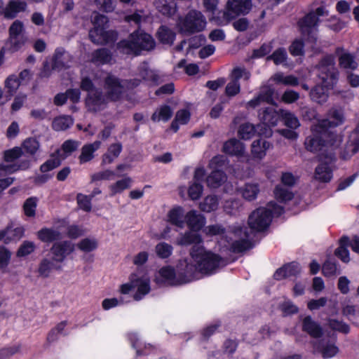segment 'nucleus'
Masks as SVG:
<instances>
[{
  "mask_svg": "<svg viewBox=\"0 0 359 359\" xmlns=\"http://www.w3.org/2000/svg\"><path fill=\"white\" fill-rule=\"evenodd\" d=\"M328 88H327L323 83L316 85L311 90L310 96L311 100L320 104L326 102L328 98Z\"/></svg>",
  "mask_w": 359,
  "mask_h": 359,
  "instance_id": "obj_38",
  "label": "nucleus"
},
{
  "mask_svg": "<svg viewBox=\"0 0 359 359\" xmlns=\"http://www.w3.org/2000/svg\"><path fill=\"white\" fill-rule=\"evenodd\" d=\"M98 243L96 239L85 238L81 239L77 244V248L82 252H90L96 250Z\"/></svg>",
  "mask_w": 359,
  "mask_h": 359,
  "instance_id": "obj_58",
  "label": "nucleus"
},
{
  "mask_svg": "<svg viewBox=\"0 0 359 359\" xmlns=\"http://www.w3.org/2000/svg\"><path fill=\"white\" fill-rule=\"evenodd\" d=\"M206 25L204 15L198 11L191 10L184 17L178 19L179 32L186 35H191L202 32Z\"/></svg>",
  "mask_w": 359,
  "mask_h": 359,
  "instance_id": "obj_5",
  "label": "nucleus"
},
{
  "mask_svg": "<svg viewBox=\"0 0 359 359\" xmlns=\"http://www.w3.org/2000/svg\"><path fill=\"white\" fill-rule=\"evenodd\" d=\"M280 118L283 120L284 124L290 129L295 130L300 126L298 118L289 111L280 109Z\"/></svg>",
  "mask_w": 359,
  "mask_h": 359,
  "instance_id": "obj_45",
  "label": "nucleus"
},
{
  "mask_svg": "<svg viewBox=\"0 0 359 359\" xmlns=\"http://www.w3.org/2000/svg\"><path fill=\"white\" fill-rule=\"evenodd\" d=\"M135 287H137L133 298L136 301H140L144 296L147 294L150 290V280L148 278L141 277L134 278Z\"/></svg>",
  "mask_w": 359,
  "mask_h": 359,
  "instance_id": "obj_34",
  "label": "nucleus"
},
{
  "mask_svg": "<svg viewBox=\"0 0 359 359\" xmlns=\"http://www.w3.org/2000/svg\"><path fill=\"white\" fill-rule=\"evenodd\" d=\"M273 194L276 199L279 203H286L293 199L294 195L292 191L286 188L283 187L281 185L278 184L275 187Z\"/></svg>",
  "mask_w": 359,
  "mask_h": 359,
  "instance_id": "obj_44",
  "label": "nucleus"
},
{
  "mask_svg": "<svg viewBox=\"0 0 359 359\" xmlns=\"http://www.w3.org/2000/svg\"><path fill=\"white\" fill-rule=\"evenodd\" d=\"M203 191V184L193 182L188 188V196L192 201L199 199Z\"/></svg>",
  "mask_w": 359,
  "mask_h": 359,
  "instance_id": "obj_59",
  "label": "nucleus"
},
{
  "mask_svg": "<svg viewBox=\"0 0 359 359\" xmlns=\"http://www.w3.org/2000/svg\"><path fill=\"white\" fill-rule=\"evenodd\" d=\"M37 207V198L29 197L24 202L22 208L24 214L28 217H34L36 215Z\"/></svg>",
  "mask_w": 359,
  "mask_h": 359,
  "instance_id": "obj_55",
  "label": "nucleus"
},
{
  "mask_svg": "<svg viewBox=\"0 0 359 359\" xmlns=\"http://www.w3.org/2000/svg\"><path fill=\"white\" fill-rule=\"evenodd\" d=\"M154 5L158 12L168 17L172 16L177 11V6L173 1L156 0Z\"/></svg>",
  "mask_w": 359,
  "mask_h": 359,
  "instance_id": "obj_35",
  "label": "nucleus"
},
{
  "mask_svg": "<svg viewBox=\"0 0 359 359\" xmlns=\"http://www.w3.org/2000/svg\"><path fill=\"white\" fill-rule=\"evenodd\" d=\"M198 270L197 264L187 260L180 261L177 265V284H184L195 280Z\"/></svg>",
  "mask_w": 359,
  "mask_h": 359,
  "instance_id": "obj_14",
  "label": "nucleus"
},
{
  "mask_svg": "<svg viewBox=\"0 0 359 359\" xmlns=\"http://www.w3.org/2000/svg\"><path fill=\"white\" fill-rule=\"evenodd\" d=\"M202 242L201 236L193 231H187L179 237L177 240V244L181 246H188L191 244H199Z\"/></svg>",
  "mask_w": 359,
  "mask_h": 359,
  "instance_id": "obj_40",
  "label": "nucleus"
},
{
  "mask_svg": "<svg viewBox=\"0 0 359 359\" xmlns=\"http://www.w3.org/2000/svg\"><path fill=\"white\" fill-rule=\"evenodd\" d=\"M254 159L255 158H237L234 165H230L226 167V170L239 180L251 177L254 174V170L250 167V164L251 161Z\"/></svg>",
  "mask_w": 359,
  "mask_h": 359,
  "instance_id": "obj_12",
  "label": "nucleus"
},
{
  "mask_svg": "<svg viewBox=\"0 0 359 359\" xmlns=\"http://www.w3.org/2000/svg\"><path fill=\"white\" fill-rule=\"evenodd\" d=\"M333 178V170L327 162H320L315 168L313 179L320 183H329Z\"/></svg>",
  "mask_w": 359,
  "mask_h": 359,
  "instance_id": "obj_24",
  "label": "nucleus"
},
{
  "mask_svg": "<svg viewBox=\"0 0 359 359\" xmlns=\"http://www.w3.org/2000/svg\"><path fill=\"white\" fill-rule=\"evenodd\" d=\"M172 115V111L170 107L164 105L157 109L151 116V120L154 121H167Z\"/></svg>",
  "mask_w": 359,
  "mask_h": 359,
  "instance_id": "obj_50",
  "label": "nucleus"
},
{
  "mask_svg": "<svg viewBox=\"0 0 359 359\" xmlns=\"http://www.w3.org/2000/svg\"><path fill=\"white\" fill-rule=\"evenodd\" d=\"M39 147V142L36 138L29 137L24 140L22 147H15L12 149L6 150L4 157H20L25 154L35 155Z\"/></svg>",
  "mask_w": 359,
  "mask_h": 359,
  "instance_id": "obj_13",
  "label": "nucleus"
},
{
  "mask_svg": "<svg viewBox=\"0 0 359 359\" xmlns=\"http://www.w3.org/2000/svg\"><path fill=\"white\" fill-rule=\"evenodd\" d=\"M222 151L228 155L242 156L245 154V147L240 140L232 138L224 143Z\"/></svg>",
  "mask_w": 359,
  "mask_h": 359,
  "instance_id": "obj_28",
  "label": "nucleus"
},
{
  "mask_svg": "<svg viewBox=\"0 0 359 359\" xmlns=\"http://www.w3.org/2000/svg\"><path fill=\"white\" fill-rule=\"evenodd\" d=\"M254 247L252 242L248 239H240L233 241L230 245V250L233 253H241Z\"/></svg>",
  "mask_w": 359,
  "mask_h": 359,
  "instance_id": "obj_47",
  "label": "nucleus"
},
{
  "mask_svg": "<svg viewBox=\"0 0 359 359\" xmlns=\"http://www.w3.org/2000/svg\"><path fill=\"white\" fill-rule=\"evenodd\" d=\"M226 175L224 171L215 169L206 177L205 182L208 187L217 189L221 187L226 181Z\"/></svg>",
  "mask_w": 359,
  "mask_h": 359,
  "instance_id": "obj_31",
  "label": "nucleus"
},
{
  "mask_svg": "<svg viewBox=\"0 0 359 359\" xmlns=\"http://www.w3.org/2000/svg\"><path fill=\"white\" fill-rule=\"evenodd\" d=\"M4 162L0 164V176L13 174L20 170H26L29 167V161L27 159L22 161L20 164L18 161L20 158H4Z\"/></svg>",
  "mask_w": 359,
  "mask_h": 359,
  "instance_id": "obj_21",
  "label": "nucleus"
},
{
  "mask_svg": "<svg viewBox=\"0 0 359 359\" xmlns=\"http://www.w3.org/2000/svg\"><path fill=\"white\" fill-rule=\"evenodd\" d=\"M12 253L5 245H0V269L4 271L9 265Z\"/></svg>",
  "mask_w": 359,
  "mask_h": 359,
  "instance_id": "obj_60",
  "label": "nucleus"
},
{
  "mask_svg": "<svg viewBox=\"0 0 359 359\" xmlns=\"http://www.w3.org/2000/svg\"><path fill=\"white\" fill-rule=\"evenodd\" d=\"M345 116L344 110L341 107H332L327 112V118L319 120L313 126V130L318 133H327L330 137L332 145H338L341 142V137L330 130L344 123Z\"/></svg>",
  "mask_w": 359,
  "mask_h": 359,
  "instance_id": "obj_1",
  "label": "nucleus"
},
{
  "mask_svg": "<svg viewBox=\"0 0 359 359\" xmlns=\"http://www.w3.org/2000/svg\"><path fill=\"white\" fill-rule=\"evenodd\" d=\"M133 180L130 177H126L109 186L111 196L122 193L124 190L130 188Z\"/></svg>",
  "mask_w": 359,
  "mask_h": 359,
  "instance_id": "obj_41",
  "label": "nucleus"
},
{
  "mask_svg": "<svg viewBox=\"0 0 359 359\" xmlns=\"http://www.w3.org/2000/svg\"><path fill=\"white\" fill-rule=\"evenodd\" d=\"M112 55L111 51L105 48H99L92 53L91 61L97 65H104L111 62Z\"/></svg>",
  "mask_w": 359,
  "mask_h": 359,
  "instance_id": "obj_37",
  "label": "nucleus"
},
{
  "mask_svg": "<svg viewBox=\"0 0 359 359\" xmlns=\"http://www.w3.org/2000/svg\"><path fill=\"white\" fill-rule=\"evenodd\" d=\"M37 238L44 243H51L61 238V234L53 228L43 227L36 232Z\"/></svg>",
  "mask_w": 359,
  "mask_h": 359,
  "instance_id": "obj_32",
  "label": "nucleus"
},
{
  "mask_svg": "<svg viewBox=\"0 0 359 359\" xmlns=\"http://www.w3.org/2000/svg\"><path fill=\"white\" fill-rule=\"evenodd\" d=\"M228 264L227 259L211 251L205 253V257L201 259L197 265L198 271L205 274H212L219 267H224Z\"/></svg>",
  "mask_w": 359,
  "mask_h": 359,
  "instance_id": "obj_9",
  "label": "nucleus"
},
{
  "mask_svg": "<svg viewBox=\"0 0 359 359\" xmlns=\"http://www.w3.org/2000/svg\"><path fill=\"white\" fill-rule=\"evenodd\" d=\"M73 124V120L69 116H61L53 120V128L56 131L65 130Z\"/></svg>",
  "mask_w": 359,
  "mask_h": 359,
  "instance_id": "obj_56",
  "label": "nucleus"
},
{
  "mask_svg": "<svg viewBox=\"0 0 359 359\" xmlns=\"http://www.w3.org/2000/svg\"><path fill=\"white\" fill-rule=\"evenodd\" d=\"M27 3L21 0H10L3 10V15L6 19H13L17 15L27 8Z\"/></svg>",
  "mask_w": 359,
  "mask_h": 359,
  "instance_id": "obj_27",
  "label": "nucleus"
},
{
  "mask_svg": "<svg viewBox=\"0 0 359 359\" xmlns=\"http://www.w3.org/2000/svg\"><path fill=\"white\" fill-rule=\"evenodd\" d=\"M24 25L20 20H15L9 27V37L6 41L7 48L15 52L19 50L25 43L26 39L24 36Z\"/></svg>",
  "mask_w": 359,
  "mask_h": 359,
  "instance_id": "obj_8",
  "label": "nucleus"
},
{
  "mask_svg": "<svg viewBox=\"0 0 359 359\" xmlns=\"http://www.w3.org/2000/svg\"><path fill=\"white\" fill-rule=\"evenodd\" d=\"M157 257L161 259L169 258L173 252V247L165 242H160L155 246Z\"/></svg>",
  "mask_w": 359,
  "mask_h": 359,
  "instance_id": "obj_49",
  "label": "nucleus"
},
{
  "mask_svg": "<svg viewBox=\"0 0 359 359\" xmlns=\"http://www.w3.org/2000/svg\"><path fill=\"white\" fill-rule=\"evenodd\" d=\"M255 133L256 129L255 125L248 122L241 124L238 130V135L243 140L252 138Z\"/></svg>",
  "mask_w": 359,
  "mask_h": 359,
  "instance_id": "obj_51",
  "label": "nucleus"
},
{
  "mask_svg": "<svg viewBox=\"0 0 359 359\" xmlns=\"http://www.w3.org/2000/svg\"><path fill=\"white\" fill-rule=\"evenodd\" d=\"M316 68L321 83L327 88H333L337 83L339 72L335 66V59L332 55H327L320 59Z\"/></svg>",
  "mask_w": 359,
  "mask_h": 359,
  "instance_id": "obj_4",
  "label": "nucleus"
},
{
  "mask_svg": "<svg viewBox=\"0 0 359 359\" xmlns=\"http://www.w3.org/2000/svg\"><path fill=\"white\" fill-rule=\"evenodd\" d=\"M109 102L105 93L97 88L91 90L86 99V104L88 110L92 112H97L104 109Z\"/></svg>",
  "mask_w": 359,
  "mask_h": 359,
  "instance_id": "obj_15",
  "label": "nucleus"
},
{
  "mask_svg": "<svg viewBox=\"0 0 359 359\" xmlns=\"http://www.w3.org/2000/svg\"><path fill=\"white\" fill-rule=\"evenodd\" d=\"M313 134L308 136L304 141L305 149L312 153L326 151L328 146H332L330 144V137L327 133H318L313 130Z\"/></svg>",
  "mask_w": 359,
  "mask_h": 359,
  "instance_id": "obj_10",
  "label": "nucleus"
},
{
  "mask_svg": "<svg viewBox=\"0 0 359 359\" xmlns=\"http://www.w3.org/2000/svg\"><path fill=\"white\" fill-rule=\"evenodd\" d=\"M175 33L169 27L161 25L156 32V36L158 41L163 43L171 46L175 39Z\"/></svg>",
  "mask_w": 359,
  "mask_h": 359,
  "instance_id": "obj_39",
  "label": "nucleus"
},
{
  "mask_svg": "<svg viewBox=\"0 0 359 359\" xmlns=\"http://www.w3.org/2000/svg\"><path fill=\"white\" fill-rule=\"evenodd\" d=\"M250 0H228L224 18L231 20L239 15L247 14L251 9Z\"/></svg>",
  "mask_w": 359,
  "mask_h": 359,
  "instance_id": "obj_16",
  "label": "nucleus"
},
{
  "mask_svg": "<svg viewBox=\"0 0 359 359\" xmlns=\"http://www.w3.org/2000/svg\"><path fill=\"white\" fill-rule=\"evenodd\" d=\"M329 326L332 330L338 331L345 334H348L350 332V327L347 323L337 319H330Z\"/></svg>",
  "mask_w": 359,
  "mask_h": 359,
  "instance_id": "obj_63",
  "label": "nucleus"
},
{
  "mask_svg": "<svg viewBox=\"0 0 359 359\" xmlns=\"http://www.w3.org/2000/svg\"><path fill=\"white\" fill-rule=\"evenodd\" d=\"M274 90L269 87H263L260 89L255 97L248 101L245 107L247 109H255L263 103L276 105L273 100Z\"/></svg>",
  "mask_w": 359,
  "mask_h": 359,
  "instance_id": "obj_20",
  "label": "nucleus"
},
{
  "mask_svg": "<svg viewBox=\"0 0 359 359\" xmlns=\"http://www.w3.org/2000/svg\"><path fill=\"white\" fill-rule=\"evenodd\" d=\"M302 330L313 338H320L323 335V330L320 325L314 321L311 316H307L302 320Z\"/></svg>",
  "mask_w": 359,
  "mask_h": 359,
  "instance_id": "obj_26",
  "label": "nucleus"
},
{
  "mask_svg": "<svg viewBox=\"0 0 359 359\" xmlns=\"http://www.w3.org/2000/svg\"><path fill=\"white\" fill-rule=\"evenodd\" d=\"M271 222V212L266 208L260 207L249 215L248 224L252 231L263 232L269 227Z\"/></svg>",
  "mask_w": 359,
  "mask_h": 359,
  "instance_id": "obj_6",
  "label": "nucleus"
},
{
  "mask_svg": "<svg viewBox=\"0 0 359 359\" xmlns=\"http://www.w3.org/2000/svg\"><path fill=\"white\" fill-rule=\"evenodd\" d=\"M118 46L126 50L127 53L133 52L138 54L142 50H152L155 47V41L147 33L135 32L129 36L128 39L121 41Z\"/></svg>",
  "mask_w": 359,
  "mask_h": 359,
  "instance_id": "obj_2",
  "label": "nucleus"
},
{
  "mask_svg": "<svg viewBox=\"0 0 359 359\" xmlns=\"http://www.w3.org/2000/svg\"><path fill=\"white\" fill-rule=\"evenodd\" d=\"M271 147L269 142L264 140H255L252 144V152L254 155H257V157H262L266 156V151Z\"/></svg>",
  "mask_w": 359,
  "mask_h": 359,
  "instance_id": "obj_48",
  "label": "nucleus"
},
{
  "mask_svg": "<svg viewBox=\"0 0 359 359\" xmlns=\"http://www.w3.org/2000/svg\"><path fill=\"white\" fill-rule=\"evenodd\" d=\"M301 273V266L297 262H291L278 268L273 274L274 279L281 280L289 277H296Z\"/></svg>",
  "mask_w": 359,
  "mask_h": 359,
  "instance_id": "obj_22",
  "label": "nucleus"
},
{
  "mask_svg": "<svg viewBox=\"0 0 359 359\" xmlns=\"http://www.w3.org/2000/svg\"><path fill=\"white\" fill-rule=\"evenodd\" d=\"M168 222L172 226L183 228L185 224V215L184 208L176 206L169 210L167 215Z\"/></svg>",
  "mask_w": 359,
  "mask_h": 359,
  "instance_id": "obj_29",
  "label": "nucleus"
},
{
  "mask_svg": "<svg viewBox=\"0 0 359 359\" xmlns=\"http://www.w3.org/2000/svg\"><path fill=\"white\" fill-rule=\"evenodd\" d=\"M185 224L188 228L194 232L200 231L205 224L203 215L198 214L196 210H190L185 215Z\"/></svg>",
  "mask_w": 359,
  "mask_h": 359,
  "instance_id": "obj_25",
  "label": "nucleus"
},
{
  "mask_svg": "<svg viewBox=\"0 0 359 359\" xmlns=\"http://www.w3.org/2000/svg\"><path fill=\"white\" fill-rule=\"evenodd\" d=\"M242 196L246 201H252L259 193V186L257 183H246L242 189Z\"/></svg>",
  "mask_w": 359,
  "mask_h": 359,
  "instance_id": "obj_42",
  "label": "nucleus"
},
{
  "mask_svg": "<svg viewBox=\"0 0 359 359\" xmlns=\"http://www.w3.org/2000/svg\"><path fill=\"white\" fill-rule=\"evenodd\" d=\"M258 116L259 120L265 125V132L263 134L266 136H271V130L269 127L277 125L280 118V109L277 111L272 107L263 108L259 110Z\"/></svg>",
  "mask_w": 359,
  "mask_h": 359,
  "instance_id": "obj_17",
  "label": "nucleus"
},
{
  "mask_svg": "<svg viewBox=\"0 0 359 359\" xmlns=\"http://www.w3.org/2000/svg\"><path fill=\"white\" fill-rule=\"evenodd\" d=\"M55 262V261L53 260V258L51 259L48 258L42 259L38 268V273L39 276L43 278L49 277L51 271L53 269Z\"/></svg>",
  "mask_w": 359,
  "mask_h": 359,
  "instance_id": "obj_52",
  "label": "nucleus"
},
{
  "mask_svg": "<svg viewBox=\"0 0 359 359\" xmlns=\"http://www.w3.org/2000/svg\"><path fill=\"white\" fill-rule=\"evenodd\" d=\"M219 201L215 195H208L200 203L199 208L201 211L205 212H211L217 209Z\"/></svg>",
  "mask_w": 359,
  "mask_h": 359,
  "instance_id": "obj_43",
  "label": "nucleus"
},
{
  "mask_svg": "<svg viewBox=\"0 0 359 359\" xmlns=\"http://www.w3.org/2000/svg\"><path fill=\"white\" fill-rule=\"evenodd\" d=\"M103 86L109 102H120L125 97V92L121 79L115 75L109 74L103 80Z\"/></svg>",
  "mask_w": 359,
  "mask_h": 359,
  "instance_id": "obj_7",
  "label": "nucleus"
},
{
  "mask_svg": "<svg viewBox=\"0 0 359 359\" xmlns=\"http://www.w3.org/2000/svg\"><path fill=\"white\" fill-rule=\"evenodd\" d=\"M75 250L74 245L69 241L55 242L50 249L53 260L57 263L63 262L67 257Z\"/></svg>",
  "mask_w": 359,
  "mask_h": 359,
  "instance_id": "obj_18",
  "label": "nucleus"
},
{
  "mask_svg": "<svg viewBox=\"0 0 359 359\" xmlns=\"http://www.w3.org/2000/svg\"><path fill=\"white\" fill-rule=\"evenodd\" d=\"M21 85V81L18 76L12 74L10 75L5 81V88L7 90V93L10 96H13L19 86Z\"/></svg>",
  "mask_w": 359,
  "mask_h": 359,
  "instance_id": "obj_57",
  "label": "nucleus"
},
{
  "mask_svg": "<svg viewBox=\"0 0 359 359\" xmlns=\"http://www.w3.org/2000/svg\"><path fill=\"white\" fill-rule=\"evenodd\" d=\"M338 61L339 67L346 72L355 70L358 67L356 57L350 53H342Z\"/></svg>",
  "mask_w": 359,
  "mask_h": 359,
  "instance_id": "obj_33",
  "label": "nucleus"
},
{
  "mask_svg": "<svg viewBox=\"0 0 359 359\" xmlns=\"http://www.w3.org/2000/svg\"><path fill=\"white\" fill-rule=\"evenodd\" d=\"M250 76V72L245 67H237L233 68L230 74L231 81L228 83L225 88L226 95L233 97L238 94L241 91L239 79L243 78L245 81H248Z\"/></svg>",
  "mask_w": 359,
  "mask_h": 359,
  "instance_id": "obj_11",
  "label": "nucleus"
},
{
  "mask_svg": "<svg viewBox=\"0 0 359 359\" xmlns=\"http://www.w3.org/2000/svg\"><path fill=\"white\" fill-rule=\"evenodd\" d=\"M71 62V55L63 48H57L53 57L51 69L60 71L63 69H67L69 67Z\"/></svg>",
  "mask_w": 359,
  "mask_h": 359,
  "instance_id": "obj_23",
  "label": "nucleus"
},
{
  "mask_svg": "<svg viewBox=\"0 0 359 359\" xmlns=\"http://www.w3.org/2000/svg\"><path fill=\"white\" fill-rule=\"evenodd\" d=\"M25 229L22 226H18L13 229H12V226H11L10 231L5 238L4 243L9 244L12 241H20L22 237L25 236Z\"/></svg>",
  "mask_w": 359,
  "mask_h": 359,
  "instance_id": "obj_53",
  "label": "nucleus"
},
{
  "mask_svg": "<svg viewBox=\"0 0 359 359\" xmlns=\"http://www.w3.org/2000/svg\"><path fill=\"white\" fill-rule=\"evenodd\" d=\"M107 28H93L89 32L91 41L97 45H104L114 42L117 39V34L113 30H106Z\"/></svg>",
  "mask_w": 359,
  "mask_h": 359,
  "instance_id": "obj_19",
  "label": "nucleus"
},
{
  "mask_svg": "<svg viewBox=\"0 0 359 359\" xmlns=\"http://www.w3.org/2000/svg\"><path fill=\"white\" fill-rule=\"evenodd\" d=\"M351 140L347 143L346 146V154L348 156H353L359 150V136L358 133L352 135Z\"/></svg>",
  "mask_w": 359,
  "mask_h": 359,
  "instance_id": "obj_62",
  "label": "nucleus"
},
{
  "mask_svg": "<svg viewBox=\"0 0 359 359\" xmlns=\"http://www.w3.org/2000/svg\"><path fill=\"white\" fill-rule=\"evenodd\" d=\"M348 246L349 238L343 236L339 239V246L334 251V255L344 263H348L350 261L349 251L347 249Z\"/></svg>",
  "mask_w": 359,
  "mask_h": 359,
  "instance_id": "obj_36",
  "label": "nucleus"
},
{
  "mask_svg": "<svg viewBox=\"0 0 359 359\" xmlns=\"http://www.w3.org/2000/svg\"><path fill=\"white\" fill-rule=\"evenodd\" d=\"M128 166L126 164H120L116 167V171L110 170H105L104 171L98 172L92 175L93 181L100 180H109L114 179L115 177H122L121 172L128 168Z\"/></svg>",
  "mask_w": 359,
  "mask_h": 359,
  "instance_id": "obj_30",
  "label": "nucleus"
},
{
  "mask_svg": "<svg viewBox=\"0 0 359 359\" xmlns=\"http://www.w3.org/2000/svg\"><path fill=\"white\" fill-rule=\"evenodd\" d=\"M91 201L92 198L89 196L80 193L76 196V201L79 208L86 212H90L92 210Z\"/></svg>",
  "mask_w": 359,
  "mask_h": 359,
  "instance_id": "obj_61",
  "label": "nucleus"
},
{
  "mask_svg": "<svg viewBox=\"0 0 359 359\" xmlns=\"http://www.w3.org/2000/svg\"><path fill=\"white\" fill-rule=\"evenodd\" d=\"M160 276L164 279V280L170 283H177V270L171 266H165L161 268L158 271Z\"/></svg>",
  "mask_w": 359,
  "mask_h": 359,
  "instance_id": "obj_54",
  "label": "nucleus"
},
{
  "mask_svg": "<svg viewBox=\"0 0 359 359\" xmlns=\"http://www.w3.org/2000/svg\"><path fill=\"white\" fill-rule=\"evenodd\" d=\"M327 15V12L323 7L318 8L301 18L298 22L299 31L302 36L311 43H316V32L319 17Z\"/></svg>",
  "mask_w": 359,
  "mask_h": 359,
  "instance_id": "obj_3",
  "label": "nucleus"
},
{
  "mask_svg": "<svg viewBox=\"0 0 359 359\" xmlns=\"http://www.w3.org/2000/svg\"><path fill=\"white\" fill-rule=\"evenodd\" d=\"M140 76L146 81L151 82L154 84H158L160 80V76L151 69L144 67L140 70Z\"/></svg>",
  "mask_w": 359,
  "mask_h": 359,
  "instance_id": "obj_64",
  "label": "nucleus"
},
{
  "mask_svg": "<svg viewBox=\"0 0 359 359\" xmlns=\"http://www.w3.org/2000/svg\"><path fill=\"white\" fill-rule=\"evenodd\" d=\"M36 249V244L33 241L26 240L20 245L15 255L18 258L26 257L32 254Z\"/></svg>",
  "mask_w": 359,
  "mask_h": 359,
  "instance_id": "obj_46",
  "label": "nucleus"
}]
</instances>
